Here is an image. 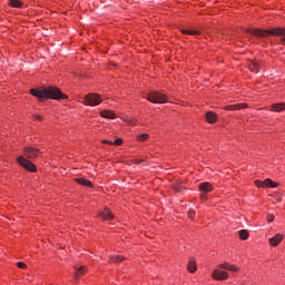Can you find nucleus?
Segmentation results:
<instances>
[{"label":"nucleus","mask_w":285,"mask_h":285,"mask_svg":"<svg viewBox=\"0 0 285 285\" xmlns=\"http://www.w3.org/2000/svg\"><path fill=\"white\" fill-rule=\"evenodd\" d=\"M124 144V140L121 138H118L115 140L114 146H121Z\"/></svg>","instance_id":"obj_28"},{"label":"nucleus","mask_w":285,"mask_h":285,"mask_svg":"<svg viewBox=\"0 0 285 285\" xmlns=\"http://www.w3.org/2000/svg\"><path fill=\"white\" fill-rule=\"evenodd\" d=\"M23 155L27 159H37L41 155V151L35 147H24Z\"/></svg>","instance_id":"obj_6"},{"label":"nucleus","mask_w":285,"mask_h":285,"mask_svg":"<svg viewBox=\"0 0 285 285\" xmlns=\"http://www.w3.org/2000/svg\"><path fill=\"white\" fill-rule=\"evenodd\" d=\"M189 273H195L197 271V264L195 263V258H190L187 265Z\"/></svg>","instance_id":"obj_19"},{"label":"nucleus","mask_w":285,"mask_h":285,"mask_svg":"<svg viewBox=\"0 0 285 285\" xmlns=\"http://www.w3.org/2000/svg\"><path fill=\"white\" fill-rule=\"evenodd\" d=\"M146 99L151 104H168V96L159 91H149Z\"/></svg>","instance_id":"obj_3"},{"label":"nucleus","mask_w":285,"mask_h":285,"mask_svg":"<svg viewBox=\"0 0 285 285\" xmlns=\"http://www.w3.org/2000/svg\"><path fill=\"white\" fill-rule=\"evenodd\" d=\"M30 95L39 99V101H46V99H68V96L61 92L57 87H39L30 89Z\"/></svg>","instance_id":"obj_1"},{"label":"nucleus","mask_w":285,"mask_h":285,"mask_svg":"<svg viewBox=\"0 0 285 285\" xmlns=\"http://www.w3.org/2000/svg\"><path fill=\"white\" fill-rule=\"evenodd\" d=\"M284 239V234H276L274 237L269 238L268 242L271 246L277 247L279 244H282V240Z\"/></svg>","instance_id":"obj_10"},{"label":"nucleus","mask_w":285,"mask_h":285,"mask_svg":"<svg viewBox=\"0 0 285 285\" xmlns=\"http://www.w3.org/2000/svg\"><path fill=\"white\" fill-rule=\"evenodd\" d=\"M99 217L102 219H114L115 215L108 208H105L104 212L99 213Z\"/></svg>","instance_id":"obj_12"},{"label":"nucleus","mask_w":285,"mask_h":285,"mask_svg":"<svg viewBox=\"0 0 285 285\" xmlns=\"http://www.w3.org/2000/svg\"><path fill=\"white\" fill-rule=\"evenodd\" d=\"M187 215H188L189 219H195L196 213H195V210L189 209L188 213H187Z\"/></svg>","instance_id":"obj_26"},{"label":"nucleus","mask_w":285,"mask_h":285,"mask_svg":"<svg viewBox=\"0 0 285 285\" xmlns=\"http://www.w3.org/2000/svg\"><path fill=\"white\" fill-rule=\"evenodd\" d=\"M255 186H257L258 188H277L279 184L272 181L271 178H267L264 181L255 180Z\"/></svg>","instance_id":"obj_7"},{"label":"nucleus","mask_w":285,"mask_h":285,"mask_svg":"<svg viewBox=\"0 0 285 285\" xmlns=\"http://www.w3.org/2000/svg\"><path fill=\"white\" fill-rule=\"evenodd\" d=\"M100 117H104V119H115L116 115L114 111L104 110L100 112Z\"/></svg>","instance_id":"obj_16"},{"label":"nucleus","mask_w":285,"mask_h":285,"mask_svg":"<svg viewBox=\"0 0 285 285\" xmlns=\"http://www.w3.org/2000/svg\"><path fill=\"white\" fill-rule=\"evenodd\" d=\"M174 190H175L176 193H179V191H180L179 187H177V186H174Z\"/></svg>","instance_id":"obj_33"},{"label":"nucleus","mask_w":285,"mask_h":285,"mask_svg":"<svg viewBox=\"0 0 285 285\" xmlns=\"http://www.w3.org/2000/svg\"><path fill=\"white\" fill-rule=\"evenodd\" d=\"M225 110H235V107H234V105H229V106L225 107Z\"/></svg>","instance_id":"obj_31"},{"label":"nucleus","mask_w":285,"mask_h":285,"mask_svg":"<svg viewBox=\"0 0 285 285\" xmlns=\"http://www.w3.org/2000/svg\"><path fill=\"white\" fill-rule=\"evenodd\" d=\"M102 144H108L109 146H114V142L110 140H102Z\"/></svg>","instance_id":"obj_32"},{"label":"nucleus","mask_w":285,"mask_h":285,"mask_svg":"<svg viewBox=\"0 0 285 285\" xmlns=\"http://www.w3.org/2000/svg\"><path fill=\"white\" fill-rule=\"evenodd\" d=\"M134 164L139 165L141 164V160H134Z\"/></svg>","instance_id":"obj_35"},{"label":"nucleus","mask_w":285,"mask_h":285,"mask_svg":"<svg viewBox=\"0 0 285 285\" xmlns=\"http://www.w3.org/2000/svg\"><path fill=\"white\" fill-rule=\"evenodd\" d=\"M200 198H202V199H207L206 194H202V195H200Z\"/></svg>","instance_id":"obj_34"},{"label":"nucleus","mask_w":285,"mask_h":285,"mask_svg":"<svg viewBox=\"0 0 285 285\" xmlns=\"http://www.w3.org/2000/svg\"><path fill=\"white\" fill-rule=\"evenodd\" d=\"M212 277L214 279H216L217 282H224L226 279H228V273L227 272H224L222 269H215L213 273H212Z\"/></svg>","instance_id":"obj_8"},{"label":"nucleus","mask_w":285,"mask_h":285,"mask_svg":"<svg viewBox=\"0 0 285 285\" xmlns=\"http://www.w3.org/2000/svg\"><path fill=\"white\" fill-rule=\"evenodd\" d=\"M218 268H223V271H229L230 273H237V271H239V267L228 262L218 265Z\"/></svg>","instance_id":"obj_9"},{"label":"nucleus","mask_w":285,"mask_h":285,"mask_svg":"<svg viewBox=\"0 0 285 285\" xmlns=\"http://www.w3.org/2000/svg\"><path fill=\"white\" fill-rule=\"evenodd\" d=\"M277 202H278V203L282 202V198H277Z\"/></svg>","instance_id":"obj_36"},{"label":"nucleus","mask_w":285,"mask_h":285,"mask_svg":"<svg viewBox=\"0 0 285 285\" xmlns=\"http://www.w3.org/2000/svg\"><path fill=\"white\" fill-rule=\"evenodd\" d=\"M205 117L208 124H215L217 121V115L213 111L207 112Z\"/></svg>","instance_id":"obj_17"},{"label":"nucleus","mask_w":285,"mask_h":285,"mask_svg":"<svg viewBox=\"0 0 285 285\" xmlns=\"http://www.w3.org/2000/svg\"><path fill=\"white\" fill-rule=\"evenodd\" d=\"M180 32L183 35H190L193 37L202 33L199 30H195V29H181Z\"/></svg>","instance_id":"obj_18"},{"label":"nucleus","mask_w":285,"mask_h":285,"mask_svg":"<svg viewBox=\"0 0 285 285\" xmlns=\"http://www.w3.org/2000/svg\"><path fill=\"white\" fill-rule=\"evenodd\" d=\"M85 273H86V267L81 266V267L77 268L75 278H76V279H79V277H80L81 275H85Z\"/></svg>","instance_id":"obj_21"},{"label":"nucleus","mask_w":285,"mask_h":285,"mask_svg":"<svg viewBox=\"0 0 285 285\" xmlns=\"http://www.w3.org/2000/svg\"><path fill=\"white\" fill-rule=\"evenodd\" d=\"M199 190H202V193H210V190H213V185L210 183H202L199 185Z\"/></svg>","instance_id":"obj_14"},{"label":"nucleus","mask_w":285,"mask_h":285,"mask_svg":"<svg viewBox=\"0 0 285 285\" xmlns=\"http://www.w3.org/2000/svg\"><path fill=\"white\" fill-rule=\"evenodd\" d=\"M75 181L77 184H80V186H87L88 188H92V183L86 178H75Z\"/></svg>","instance_id":"obj_13"},{"label":"nucleus","mask_w":285,"mask_h":285,"mask_svg":"<svg viewBox=\"0 0 285 285\" xmlns=\"http://www.w3.org/2000/svg\"><path fill=\"white\" fill-rule=\"evenodd\" d=\"M124 259H126V257L119 255L110 257V262H112L114 264H119V262H124Z\"/></svg>","instance_id":"obj_20"},{"label":"nucleus","mask_w":285,"mask_h":285,"mask_svg":"<svg viewBox=\"0 0 285 285\" xmlns=\"http://www.w3.org/2000/svg\"><path fill=\"white\" fill-rule=\"evenodd\" d=\"M17 266H18V268H22V269L28 268V265H26V263H23V262L17 263Z\"/></svg>","instance_id":"obj_27"},{"label":"nucleus","mask_w":285,"mask_h":285,"mask_svg":"<svg viewBox=\"0 0 285 285\" xmlns=\"http://www.w3.org/2000/svg\"><path fill=\"white\" fill-rule=\"evenodd\" d=\"M86 106H99L101 104V96L99 94H89L85 97Z\"/></svg>","instance_id":"obj_5"},{"label":"nucleus","mask_w":285,"mask_h":285,"mask_svg":"<svg viewBox=\"0 0 285 285\" xmlns=\"http://www.w3.org/2000/svg\"><path fill=\"white\" fill-rule=\"evenodd\" d=\"M272 110L274 112H283V110H285V104L284 102L273 104L272 105Z\"/></svg>","instance_id":"obj_15"},{"label":"nucleus","mask_w":285,"mask_h":285,"mask_svg":"<svg viewBox=\"0 0 285 285\" xmlns=\"http://www.w3.org/2000/svg\"><path fill=\"white\" fill-rule=\"evenodd\" d=\"M248 68H249L250 72H254L255 75H257V72H259V70L262 69V62L250 61L248 65Z\"/></svg>","instance_id":"obj_11"},{"label":"nucleus","mask_w":285,"mask_h":285,"mask_svg":"<svg viewBox=\"0 0 285 285\" xmlns=\"http://www.w3.org/2000/svg\"><path fill=\"white\" fill-rule=\"evenodd\" d=\"M248 237H249L248 230H246V229L239 230V238L240 239L246 240V239H248Z\"/></svg>","instance_id":"obj_22"},{"label":"nucleus","mask_w":285,"mask_h":285,"mask_svg":"<svg viewBox=\"0 0 285 285\" xmlns=\"http://www.w3.org/2000/svg\"><path fill=\"white\" fill-rule=\"evenodd\" d=\"M35 119H38V121H43V116L33 115Z\"/></svg>","instance_id":"obj_30"},{"label":"nucleus","mask_w":285,"mask_h":285,"mask_svg":"<svg viewBox=\"0 0 285 285\" xmlns=\"http://www.w3.org/2000/svg\"><path fill=\"white\" fill-rule=\"evenodd\" d=\"M149 135L148 134H141L137 136L138 141H147Z\"/></svg>","instance_id":"obj_24"},{"label":"nucleus","mask_w":285,"mask_h":285,"mask_svg":"<svg viewBox=\"0 0 285 285\" xmlns=\"http://www.w3.org/2000/svg\"><path fill=\"white\" fill-rule=\"evenodd\" d=\"M234 107H235V110H242V108H248V104L246 102L237 104V105H234Z\"/></svg>","instance_id":"obj_25"},{"label":"nucleus","mask_w":285,"mask_h":285,"mask_svg":"<svg viewBox=\"0 0 285 285\" xmlns=\"http://www.w3.org/2000/svg\"><path fill=\"white\" fill-rule=\"evenodd\" d=\"M17 161L22 166V168H24V170H28L29 173H37V166L26 157L19 156Z\"/></svg>","instance_id":"obj_4"},{"label":"nucleus","mask_w":285,"mask_h":285,"mask_svg":"<svg viewBox=\"0 0 285 285\" xmlns=\"http://www.w3.org/2000/svg\"><path fill=\"white\" fill-rule=\"evenodd\" d=\"M249 35H254V37H268V35H273L274 37H283L281 39L282 46H285V29L274 28L272 30H262V29H249Z\"/></svg>","instance_id":"obj_2"},{"label":"nucleus","mask_w":285,"mask_h":285,"mask_svg":"<svg viewBox=\"0 0 285 285\" xmlns=\"http://www.w3.org/2000/svg\"><path fill=\"white\" fill-rule=\"evenodd\" d=\"M275 220V216L273 214H268L267 215V222H274Z\"/></svg>","instance_id":"obj_29"},{"label":"nucleus","mask_w":285,"mask_h":285,"mask_svg":"<svg viewBox=\"0 0 285 285\" xmlns=\"http://www.w3.org/2000/svg\"><path fill=\"white\" fill-rule=\"evenodd\" d=\"M9 3L12 8H21V6H22L21 1H19V0H10Z\"/></svg>","instance_id":"obj_23"}]
</instances>
